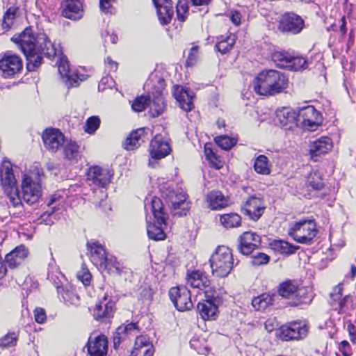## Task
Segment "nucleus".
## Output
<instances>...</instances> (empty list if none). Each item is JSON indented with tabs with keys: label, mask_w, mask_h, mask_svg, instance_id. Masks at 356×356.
<instances>
[{
	"label": "nucleus",
	"mask_w": 356,
	"mask_h": 356,
	"mask_svg": "<svg viewBox=\"0 0 356 356\" xmlns=\"http://www.w3.org/2000/svg\"><path fill=\"white\" fill-rule=\"evenodd\" d=\"M173 95L179 102V106L185 111H190L193 108V92L188 88H184L181 86L174 88Z\"/></svg>",
	"instance_id": "6ab92c4d"
},
{
	"label": "nucleus",
	"mask_w": 356,
	"mask_h": 356,
	"mask_svg": "<svg viewBox=\"0 0 356 356\" xmlns=\"http://www.w3.org/2000/svg\"><path fill=\"white\" fill-rule=\"evenodd\" d=\"M115 305L111 300L107 301L105 296L94 308L92 315L95 319L99 321L111 317L115 310Z\"/></svg>",
	"instance_id": "c85d7f7f"
},
{
	"label": "nucleus",
	"mask_w": 356,
	"mask_h": 356,
	"mask_svg": "<svg viewBox=\"0 0 356 356\" xmlns=\"http://www.w3.org/2000/svg\"><path fill=\"white\" fill-rule=\"evenodd\" d=\"M339 350L343 356H350L352 354L350 346L347 341H342L339 344Z\"/></svg>",
	"instance_id": "338daca9"
},
{
	"label": "nucleus",
	"mask_w": 356,
	"mask_h": 356,
	"mask_svg": "<svg viewBox=\"0 0 356 356\" xmlns=\"http://www.w3.org/2000/svg\"><path fill=\"white\" fill-rule=\"evenodd\" d=\"M149 97L140 96L136 97L131 104L132 109L136 112L143 111L147 106H149Z\"/></svg>",
	"instance_id": "5fc2aeb1"
},
{
	"label": "nucleus",
	"mask_w": 356,
	"mask_h": 356,
	"mask_svg": "<svg viewBox=\"0 0 356 356\" xmlns=\"http://www.w3.org/2000/svg\"><path fill=\"white\" fill-rule=\"evenodd\" d=\"M277 291L280 296L289 300L288 304L291 307L309 305L313 299L312 293L306 287H299L291 280L280 284Z\"/></svg>",
	"instance_id": "20e7f679"
},
{
	"label": "nucleus",
	"mask_w": 356,
	"mask_h": 356,
	"mask_svg": "<svg viewBox=\"0 0 356 356\" xmlns=\"http://www.w3.org/2000/svg\"><path fill=\"white\" fill-rule=\"evenodd\" d=\"M318 234L314 220L303 219L296 222L289 229L294 241L302 244H310Z\"/></svg>",
	"instance_id": "39448f33"
},
{
	"label": "nucleus",
	"mask_w": 356,
	"mask_h": 356,
	"mask_svg": "<svg viewBox=\"0 0 356 356\" xmlns=\"http://www.w3.org/2000/svg\"><path fill=\"white\" fill-rule=\"evenodd\" d=\"M11 40L25 55L27 60L26 68L30 72L36 70L42 64L43 56L52 59L60 51L45 33H38L35 36L30 27L26 28L21 33L13 35Z\"/></svg>",
	"instance_id": "f257e3e1"
},
{
	"label": "nucleus",
	"mask_w": 356,
	"mask_h": 356,
	"mask_svg": "<svg viewBox=\"0 0 356 356\" xmlns=\"http://www.w3.org/2000/svg\"><path fill=\"white\" fill-rule=\"evenodd\" d=\"M254 168L257 173L264 175H268L271 172L268 159L266 156L262 154L256 158Z\"/></svg>",
	"instance_id": "c03bdc74"
},
{
	"label": "nucleus",
	"mask_w": 356,
	"mask_h": 356,
	"mask_svg": "<svg viewBox=\"0 0 356 356\" xmlns=\"http://www.w3.org/2000/svg\"><path fill=\"white\" fill-rule=\"evenodd\" d=\"M100 120L97 116L90 117L86 122L85 131L88 134H93L99 127Z\"/></svg>",
	"instance_id": "6e6d98bb"
},
{
	"label": "nucleus",
	"mask_w": 356,
	"mask_h": 356,
	"mask_svg": "<svg viewBox=\"0 0 356 356\" xmlns=\"http://www.w3.org/2000/svg\"><path fill=\"white\" fill-rule=\"evenodd\" d=\"M214 140L218 146L224 150H229L236 144V140L226 135L217 136Z\"/></svg>",
	"instance_id": "603ef678"
},
{
	"label": "nucleus",
	"mask_w": 356,
	"mask_h": 356,
	"mask_svg": "<svg viewBox=\"0 0 356 356\" xmlns=\"http://www.w3.org/2000/svg\"><path fill=\"white\" fill-rule=\"evenodd\" d=\"M197 311L204 320H215L217 317L218 306L212 302H199L197 306Z\"/></svg>",
	"instance_id": "e433bc0d"
},
{
	"label": "nucleus",
	"mask_w": 356,
	"mask_h": 356,
	"mask_svg": "<svg viewBox=\"0 0 356 356\" xmlns=\"http://www.w3.org/2000/svg\"><path fill=\"white\" fill-rule=\"evenodd\" d=\"M64 158L72 162H77L81 159L80 146L75 141L65 140L63 145Z\"/></svg>",
	"instance_id": "72a5a7b5"
},
{
	"label": "nucleus",
	"mask_w": 356,
	"mask_h": 356,
	"mask_svg": "<svg viewBox=\"0 0 356 356\" xmlns=\"http://www.w3.org/2000/svg\"><path fill=\"white\" fill-rule=\"evenodd\" d=\"M152 211L154 218L156 220L158 225H166V220L168 213L164 211L162 201L160 198L154 197L151 201Z\"/></svg>",
	"instance_id": "f704fd0d"
},
{
	"label": "nucleus",
	"mask_w": 356,
	"mask_h": 356,
	"mask_svg": "<svg viewBox=\"0 0 356 356\" xmlns=\"http://www.w3.org/2000/svg\"><path fill=\"white\" fill-rule=\"evenodd\" d=\"M156 8L157 15L161 24L165 25L170 22L174 15L172 3L170 0H152Z\"/></svg>",
	"instance_id": "5701e85b"
},
{
	"label": "nucleus",
	"mask_w": 356,
	"mask_h": 356,
	"mask_svg": "<svg viewBox=\"0 0 356 356\" xmlns=\"http://www.w3.org/2000/svg\"><path fill=\"white\" fill-rule=\"evenodd\" d=\"M238 241V250L243 255H249L261 244V237L252 232H245L239 236Z\"/></svg>",
	"instance_id": "2eb2a0df"
},
{
	"label": "nucleus",
	"mask_w": 356,
	"mask_h": 356,
	"mask_svg": "<svg viewBox=\"0 0 356 356\" xmlns=\"http://www.w3.org/2000/svg\"><path fill=\"white\" fill-rule=\"evenodd\" d=\"M150 154L154 159H161L171 152V147L166 138L161 134H156L150 143Z\"/></svg>",
	"instance_id": "a211bd4d"
},
{
	"label": "nucleus",
	"mask_w": 356,
	"mask_h": 356,
	"mask_svg": "<svg viewBox=\"0 0 356 356\" xmlns=\"http://www.w3.org/2000/svg\"><path fill=\"white\" fill-rule=\"evenodd\" d=\"M22 199L30 205L37 202L42 195L41 185L27 176L22 181Z\"/></svg>",
	"instance_id": "ddd939ff"
},
{
	"label": "nucleus",
	"mask_w": 356,
	"mask_h": 356,
	"mask_svg": "<svg viewBox=\"0 0 356 356\" xmlns=\"http://www.w3.org/2000/svg\"><path fill=\"white\" fill-rule=\"evenodd\" d=\"M241 221V216L236 213H226L220 216V222L226 229L240 226Z\"/></svg>",
	"instance_id": "49530a36"
},
{
	"label": "nucleus",
	"mask_w": 356,
	"mask_h": 356,
	"mask_svg": "<svg viewBox=\"0 0 356 356\" xmlns=\"http://www.w3.org/2000/svg\"><path fill=\"white\" fill-rule=\"evenodd\" d=\"M288 78L282 73L274 70H263L254 80L253 87L260 95H275L281 93L287 88Z\"/></svg>",
	"instance_id": "f03ea898"
},
{
	"label": "nucleus",
	"mask_w": 356,
	"mask_h": 356,
	"mask_svg": "<svg viewBox=\"0 0 356 356\" xmlns=\"http://www.w3.org/2000/svg\"><path fill=\"white\" fill-rule=\"evenodd\" d=\"M35 320L38 323H43L46 320V313L42 308H37L34 311Z\"/></svg>",
	"instance_id": "69168bd1"
},
{
	"label": "nucleus",
	"mask_w": 356,
	"mask_h": 356,
	"mask_svg": "<svg viewBox=\"0 0 356 356\" xmlns=\"http://www.w3.org/2000/svg\"><path fill=\"white\" fill-rule=\"evenodd\" d=\"M135 348L132 352L133 356H152L153 350L149 346L148 339L144 336L137 337L135 342Z\"/></svg>",
	"instance_id": "4c0bfd02"
},
{
	"label": "nucleus",
	"mask_w": 356,
	"mask_h": 356,
	"mask_svg": "<svg viewBox=\"0 0 356 356\" xmlns=\"http://www.w3.org/2000/svg\"><path fill=\"white\" fill-rule=\"evenodd\" d=\"M298 115V126L302 125L309 130H315L321 124V114L313 106L302 108Z\"/></svg>",
	"instance_id": "9b49d317"
},
{
	"label": "nucleus",
	"mask_w": 356,
	"mask_h": 356,
	"mask_svg": "<svg viewBox=\"0 0 356 356\" xmlns=\"http://www.w3.org/2000/svg\"><path fill=\"white\" fill-rule=\"evenodd\" d=\"M307 334V327L302 322H292L280 327L279 337L282 340H298Z\"/></svg>",
	"instance_id": "f8f14e48"
},
{
	"label": "nucleus",
	"mask_w": 356,
	"mask_h": 356,
	"mask_svg": "<svg viewBox=\"0 0 356 356\" xmlns=\"http://www.w3.org/2000/svg\"><path fill=\"white\" fill-rule=\"evenodd\" d=\"M23 63L22 58L11 52H6L0 59V73L5 79L14 77L20 73Z\"/></svg>",
	"instance_id": "6e6552de"
},
{
	"label": "nucleus",
	"mask_w": 356,
	"mask_h": 356,
	"mask_svg": "<svg viewBox=\"0 0 356 356\" xmlns=\"http://www.w3.org/2000/svg\"><path fill=\"white\" fill-rule=\"evenodd\" d=\"M138 327L136 323H129L120 325L113 333V340L114 348L117 347L129 336L138 332Z\"/></svg>",
	"instance_id": "b1692460"
},
{
	"label": "nucleus",
	"mask_w": 356,
	"mask_h": 356,
	"mask_svg": "<svg viewBox=\"0 0 356 356\" xmlns=\"http://www.w3.org/2000/svg\"><path fill=\"white\" fill-rule=\"evenodd\" d=\"M343 287L341 284H339L334 289V292L330 295V305L333 307V309L337 306V303L341 300L343 297Z\"/></svg>",
	"instance_id": "13d9d810"
},
{
	"label": "nucleus",
	"mask_w": 356,
	"mask_h": 356,
	"mask_svg": "<svg viewBox=\"0 0 356 356\" xmlns=\"http://www.w3.org/2000/svg\"><path fill=\"white\" fill-rule=\"evenodd\" d=\"M169 296L176 309L179 312L190 310L193 307L190 291L184 286L172 287Z\"/></svg>",
	"instance_id": "1a4fd4ad"
},
{
	"label": "nucleus",
	"mask_w": 356,
	"mask_h": 356,
	"mask_svg": "<svg viewBox=\"0 0 356 356\" xmlns=\"http://www.w3.org/2000/svg\"><path fill=\"white\" fill-rule=\"evenodd\" d=\"M276 66L288 70L298 71L307 67V61L302 56H291L286 51H275L271 56Z\"/></svg>",
	"instance_id": "0eeeda50"
},
{
	"label": "nucleus",
	"mask_w": 356,
	"mask_h": 356,
	"mask_svg": "<svg viewBox=\"0 0 356 356\" xmlns=\"http://www.w3.org/2000/svg\"><path fill=\"white\" fill-rule=\"evenodd\" d=\"M165 197L171 204L173 216L181 218L187 216L191 209V202L186 193L181 189H172L165 193Z\"/></svg>",
	"instance_id": "423d86ee"
},
{
	"label": "nucleus",
	"mask_w": 356,
	"mask_h": 356,
	"mask_svg": "<svg viewBox=\"0 0 356 356\" xmlns=\"http://www.w3.org/2000/svg\"><path fill=\"white\" fill-rule=\"evenodd\" d=\"M276 118L281 126L286 129L298 127V115L295 111L288 107H284L276 111Z\"/></svg>",
	"instance_id": "aec40b11"
},
{
	"label": "nucleus",
	"mask_w": 356,
	"mask_h": 356,
	"mask_svg": "<svg viewBox=\"0 0 356 356\" xmlns=\"http://www.w3.org/2000/svg\"><path fill=\"white\" fill-rule=\"evenodd\" d=\"M83 15V4L79 0H66L62 3V15L65 18L77 20Z\"/></svg>",
	"instance_id": "412c9836"
},
{
	"label": "nucleus",
	"mask_w": 356,
	"mask_h": 356,
	"mask_svg": "<svg viewBox=\"0 0 356 356\" xmlns=\"http://www.w3.org/2000/svg\"><path fill=\"white\" fill-rule=\"evenodd\" d=\"M28 254L29 250L26 246L20 245L6 255L5 261L10 268H16L22 264Z\"/></svg>",
	"instance_id": "bb28decb"
},
{
	"label": "nucleus",
	"mask_w": 356,
	"mask_h": 356,
	"mask_svg": "<svg viewBox=\"0 0 356 356\" xmlns=\"http://www.w3.org/2000/svg\"><path fill=\"white\" fill-rule=\"evenodd\" d=\"M59 74L63 79L68 82L70 86H77L79 85V77L77 74L72 73L70 70V65L65 56H62L57 62Z\"/></svg>",
	"instance_id": "7c9ffc66"
},
{
	"label": "nucleus",
	"mask_w": 356,
	"mask_h": 356,
	"mask_svg": "<svg viewBox=\"0 0 356 356\" xmlns=\"http://www.w3.org/2000/svg\"><path fill=\"white\" fill-rule=\"evenodd\" d=\"M87 249L90 252V260L94 265L102 266L106 257V250L99 242L92 241L87 243Z\"/></svg>",
	"instance_id": "cd10ccee"
},
{
	"label": "nucleus",
	"mask_w": 356,
	"mask_h": 356,
	"mask_svg": "<svg viewBox=\"0 0 356 356\" xmlns=\"http://www.w3.org/2000/svg\"><path fill=\"white\" fill-rule=\"evenodd\" d=\"M221 40L215 45V49L222 54H225L232 49L235 42V35L229 34L225 38L221 37Z\"/></svg>",
	"instance_id": "37998d69"
},
{
	"label": "nucleus",
	"mask_w": 356,
	"mask_h": 356,
	"mask_svg": "<svg viewBox=\"0 0 356 356\" xmlns=\"http://www.w3.org/2000/svg\"><path fill=\"white\" fill-rule=\"evenodd\" d=\"M18 339L15 332H9L0 339V348H6L14 346L17 344Z\"/></svg>",
	"instance_id": "864d4df0"
},
{
	"label": "nucleus",
	"mask_w": 356,
	"mask_h": 356,
	"mask_svg": "<svg viewBox=\"0 0 356 356\" xmlns=\"http://www.w3.org/2000/svg\"><path fill=\"white\" fill-rule=\"evenodd\" d=\"M107 338L103 335H99L92 339L90 337L87 346L90 356H106L108 348Z\"/></svg>",
	"instance_id": "393cba45"
},
{
	"label": "nucleus",
	"mask_w": 356,
	"mask_h": 356,
	"mask_svg": "<svg viewBox=\"0 0 356 356\" xmlns=\"http://www.w3.org/2000/svg\"><path fill=\"white\" fill-rule=\"evenodd\" d=\"M204 297L207 302H212L213 305L218 306L222 300L220 296L219 292H218L214 288L211 287L210 284L209 287L204 288Z\"/></svg>",
	"instance_id": "3c124183"
},
{
	"label": "nucleus",
	"mask_w": 356,
	"mask_h": 356,
	"mask_svg": "<svg viewBox=\"0 0 356 356\" xmlns=\"http://www.w3.org/2000/svg\"><path fill=\"white\" fill-rule=\"evenodd\" d=\"M347 330L349 333L350 341L356 344V327L353 323L347 325Z\"/></svg>",
	"instance_id": "774afa93"
},
{
	"label": "nucleus",
	"mask_w": 356,
	"mask_h": 356,
	"mask_svg": "<svg viewBox=\"0 0 356 356\" xmlns=\"http://www.w3.org/2000/svg\"><path fill=\"white\" fill-rule=\"evenodd\" d=\"M113 175V172L108 169L95 165L89 168L88 180L91 182L90 185L105 188L111 183Z\"/></svg>",
	"instance_id": "dca6fc26"
},
{
	"label": "nucleus",
	"mask_w": 356,
	"mask_h": 356,
	"mask_svg": "<svg viewBox=\"0 0 356 356\" xmlns=\"http://www.w3.org/2000/svg\"><path fill=\"white\" fill-rule=\"evenodd\" d=\"M91 274L88 269L83 268L81 270L78 272L77 278L82 282V283L88 286L90 284L91 281Z\"/></svg>",
	"instance_id": "e2e57ef3"
},
{
	"label": "nucleus",
	"mask_w": 356,
	"mask_h": 356,
	"mask_svg": "<svg viewBox=\"0 0 356 356\" xmlns=\"http://www.w3.org/2000/svg\"><path fill=\"white\" fill-rule=\"evenodd\" d=\"M4 193L6 195L8 200L7 204H11L14 208L22 209V200L19 195L18 188H11L8 191H4Z\"/></svg>",
	"instance_id": "09e8293b"
},
{
	"label": "nucleus",
	"mask_w": 356,
	"mask_h": 356,
	"mask_svg": "<svg viewBox=\"0 0 356 356\" xmlns=\"http://www.w3.org/2000/svg\"><path fill=\"white\" fill-rule=\"evenodd\" d=\"M305 26L302 18L293 13H286L282 15L279 20L278 29L281 32L298 34Z\"/></svg>",
	"instance_id": "9d476101"
},
{
	"label": "nucleus",
	"mask_w": 356,
	"mask_h": 356,
	"mask_svg": "<svg viewBox=\"0 0 356 356\" xmlns=\"http://www.w3.org/2000/svg\"><path fill=\"white\" fill-rule=\"evenodd\" d=\"M332 147V140L328 137H321L309 145L312 159L316 161L317 157L327 153Z\"/></svg>",
	"instance_id": "a878e982"
},
{
	"label": "nucleus",
	"mask_w": 356,
	"mask_h": 356,
	"mask_svg": "<svg viewBox=\"0 0 356 356\" xmlns=\"http://www.w3.org/2000/svg\"><path fill=\"white\" fill-rule=\"evenodd\" d=\"M42 140L45 147L52 152H57L65 144V139L63 133L57 129H47L42 134Z\"/></svg>",
	"instance_id": "f3484780"
},
{
	"label": "nucleus",
	"mask_w": 356,
	"mask_h": 356,
	"mask_svg": "<svg viewBox=\"0 0 356 356\" xmlns=\"http://www.w3.org/2000/svg\"><path fill=\"white\" fill-rule=\"evenodd\" d=\"M207 200L212 210L220 209L227 205V200L220 191H211L207 195Z\"/></svg>",
	"instance_id": "58836bf2"
},
{
	"label": "nucleus",
	"mask_w": 356,
	"mask_h": 356,
	"mask_svg": "<svg viewBox=\"0 0 356 356\" xmlns=\"http://www.w3.org/2000/svg\"><path fill=\"white\" fill-rule=\"evenodd\" d=\"M0 181L3 191L17 188L12 165L9 161L6 160L0 167Z\"/></svg>",
	"instance_id": "4be33fe9"
},
{
	"label": "nucleus",
	"mask_w": 356,
	"mask_h": 356,
	"mask_svg": "<svg viewBox=\"0 0 356 356\" xmlns=\"http://www.w3.org/2000/svg\"><path fill=\"white\" fill-rule=\"evenodd\" d=\"M145 136V129L144 128L133 131L126 138L123 146L127 150L136 149L144 142Z\"/></svg>",
	"instance_id": "473e14b6"
},
{
	"label": "nucleus",
	"mask_w": 356,
	"mask_h": 356,
	"mask_svg": "<svg viewBox=\"0 0 356 356\" xmlns=\"http://www.w3.org/2000/svg\"><path fill=\"white\" fill-rule=\"evenodd\" d=\"M54 275L48 274V279L54 282L57 289L58 297L67 305H74L79 301V296L75 294L72 291L65 289L63 286L59 285V282H56L54 277Z\"/></svg>",
	"instance_id": "2f4dec72"
},
{
	"label": "nucleus",
	"mask_w": 356,
	"mask_h": 356,
	"mask_svg": "<svg viewBox=\"0 0 356 356\" xmlns=\"http://www.w3.org/2000/svg\"><path fill=\"white\" fill-rule=\"evenodd\" d=\"M270 245L274 252L284 256H289L294 254L299 248V246L292 245L289 242L282 240H274L270 243Z\"/></svg>",
	"instance_id": "c9c22d12"
},
{
	"label": "nucleus",
	"mask_w": 356,
	"mask_h": 356,
	"mask_svg": "<svg viewBox=\"0 0 356 356\" xmlns=\"http://www.w3.org/2000/svg\"><path fill=\"white\" fill-rule=\"evenodd\" d=\"M186 281L191 287L200 289L209 287L210 284V280L205 274L198 270H188Z\"/></svg>",
	"instance_id": "c756f323"
},
{
	"label": "nucleus",
	"mask_w": 356,
	"mask_h": 356,
	"mask_svg": "<svg viewBox=\"0 0 356 356\" xmlns=\"http://www.w3.org/2000/svg\"><path fill=\"white\" fill-rule=\"evenodd\" d=\"M19 8L16 6L10 7L4 13L1 26L5 30H8L14 24Z\"/></svg>",
	"instance_id": "de8ad7c7"
},
{
	"label": "nucleus",
	"mask_w": 356,
	"mask_h": 356,
	"mask_svg": "<svg viewBox=\"0 0 356 356\" xmlns=\"http://www.w3.org/2000/svg\"><path fill=\"white\" fill-rule=\"evenodd\" d=\"M198 46H193L188 54V58L186 59V66L191 67L195 65L197 60V54H198Z\"/></svg>",
	"instance_id": "680f3d73"
},
{
	"label": "nucleus",
	"mask_w": 356,
	"mask_h": 356,
	"mask_svg": "<svg viewBox=\"0 0 356 356\" xmlns=\"http://www.w3.org/2000/svg\"><path fill=\"white\" fill-rule=\"evenodd\" d=\"M205 155L212 167L220 169L222 166L221 161L212 149L205 148Z\"/></svg>",
	"instance_id": "4d7b16f0"
},
{
	"label": "nucleus",
	"mask_w": 356,
	"mask_h": 356,
	"mask_svg": "<svg viewBox=\"0 0 356 356\" xmlns=\"http://www.w3.org/2000/svg\"><path fill=\"white\" fill-rule=\"evenodd\" d=\"M266 207L261 198L252 195L248 198L241 208L242 213L250 219L257 221L263 215Z\"/></svg>",
	"instance_id": "4468645a"
},
{
	"label": "nucleus",
	"mask_w": 356,
	"mask_h": 356,
	"mask_svg": "<svg viewBox=\"0 0 356 356\" xmlns=\"http://www.w3.org/2000/svg\"><path fill=\"white\" fill-rule=\"evenodd\" d=\"M350 298L349 295H346L343 296L339 302L337 303V306L334 307V310L337 311L339 314L344 313L347 309L346 303Z\"/></svg>",
	"instance_id": "0e129e2a"
},
{
	"label": "nucleus",
	"mask_w": 356,
	"mask_h": 356,
	"mask_svg": "<svg viewBox=\"0 0 356 356\" xmlns=\"http://www.w3.org/2000/svg\"><path fill=\"white\" fill-rule=\"evenodd\" d=\"M188 5L186 2L179 1L177 5V15L179 20L184 22L186 19L185 14L188 12Z\"/></svg>",
	"instance_id": "052dcab7"
},
{
	"label": "nucleus",
	"mask_w": 356,
	"mask_h": 356,
	"mask_svg": "<svg viewBox=\"0 0 356 356\" xmlns=\"http://www.w3.org/2000/svg\"><path fill=\"white\" fill-rule=\"evenodd\" d=\"M105 262L102 266H98L108 271L109 274L121 275L122 270L120 264L117 261L116 259L113 256H107L105 257Z\"/></svg>",
	"instance_id": "a18cd8bd"
},
{
	"label": "nucleus",
	"mask_w": 356,
	"mask_h": 356,
	"mask_svg": "<svg viewBox=\"0 0 356 356\" xmlns=\"http://www.w3.org/2000/svg\"><path fill=\"white\" fill-rule=\"evenodd\" d=\"M305 185L314 191H321L324 188L322 175L318 170H313L306 177Z\"/></svg>",
	"instance_id": "a19ab883"
},
{
	"label": "nucleus",
	"mask_w": 356,
	"mask_h": 356,
	"mask_svg": "<svg viewBox=\"0 0 356 356\" xmlns=\"http://www.w3.org/2000/svg\"><path fill=\"white\" fill-rule=\"evenodd\" d=\"M211 273L217 277H227L234 265L233 254L228 247L218 246L209 259Z\"/></svg>",
	"instance_id": "7ed1b4c3"
},
{
	"label": "nucleus",
	"mask_w": 356,
	"mask_h": 356,
	"mask_svg": "<svg viewBox=\"0 0 356 356\" xmlns=\"http://www.w3.org/2000/svg\"><path fill=\"white\" fill-rule=\"evenodd\" d=\"M275 297V293H263L254 298L252 300V305L257 310L266 309L268 306L273 305Z\"/></svg>",
	"instance_id": "ea45409f"
},
{
	"label": "nucleus",
	"mask_w": 356,
	"mask_h": 356,
	"mask_svg": "<svg viewBox=\"0 0 356 356\" xmlns=\"http://www.w3.org/2000/svg\"><path fill=\"white\" fill-rule=\"evenodd\" d=\"M149 107L154 118L158 117L163 113L165 104L161 93L155 95L152 100L149 99Z\"/></svg>",
	"instance_id": "79ce46f5"
},
{
	"label": "nucleus",
	"mask_w": 356,
	"mask_h": 356,
	"mask_svg": "<svg viewBox=\"0 0 356 356\" xmlns=\"http://www.w3.org/2000/svg\"><path fill=\"white\" fill-rule=\"evenodd\" d=\"M147 232L148 237L154 241H161L165 238V234L160 226L154 224H147Z\"/></svg>",
	"instance_id": "8fccbe9b"
},
{
	"label": "nucleus",
	"mask_w": 356,
	"mask_h": 356,
	"mask_svg": "<svg viewBox=\"0 0 356 356\" xmlns=\"http://www.w3.org/2000/svg\"><path fill=\"white\" fill-rule=\"evenodd\" d=\"M270 261V257L263 252H258L252 257L251 263L254 266H261L266 264Z\"/></svg>",
	"instance_id": "bf43d9fd"
}]
</instances>
